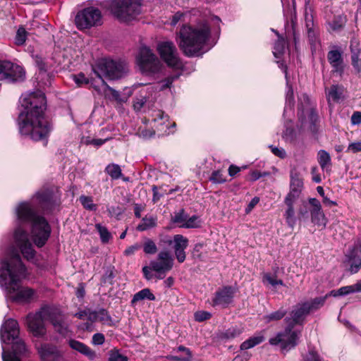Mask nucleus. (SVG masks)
I'll return each mask as SVG.
<instances>
[{"mask_svg": "<svg viewBox=\"0 0 361 361\" xmlns=\"http://www.w3.org/2000/svg\"><path fill=\"white\" fill-rule=\"evenodd\" d=\"M13 238L14 245L18 250L12 249L1 261L0 286L4 289L7 300L18 303L28 302L32 299L35 291L20 286L22 279L25 277L26 268L21 261L19 251L27 260L33 259L36 252L27 233L20 227L16 229Z\"/></svg>", "mask_w": 361, "mask_h": 361, "instance_id": "f257e3e1", "label": "nucleus"}, {"mask_svg": "<svg viewBox=\"0 0 361 361\" xmlns=\"http://www.w3.org/2000/svg\"><path fill=\"white\" fill-rule=\"evenodd\" d=\"M22 105L24 110L18 118L20 133L34 141H42L46 145L52 128L44 114L46 107L44 94L40 90L31 92L24 99Z\"/></svg>", "mask_w": 361, "mask_h": 361, "instance_id": "f03ea898", "label": "nucleus"}, {"mask_svg": "<svg viewBox=\"0 0 361 361\" xmlns=\"http://www.w3.org/2000/svg\"><path fill=\"white\" fill-rule=\"evenodd\" d=\"M210 34V27L206 21L194 25L184 24L178 33V46L185 56H199L207 51L204 47Z\"/></svg>", "mask_w": 361, "mask_h": 361, "instance_id": "7ed1b4c3", "label": "nucleus"}, {"mask_svg": "<svg viewBox=\"0 0 361 361\" xmlns=\"http://www.w3.org/2000/svg\"><path fill=\"white\" fill-rule=\"evenodd\" d=\"M19 224H31V235L34 243L43 247L51 235V226L46 219L36 214L29 202L20 203L16 209Z\"/></svg>", "mask_w": 361, "mask_h": 361, "instance_id": "20e7f679", "label": "nucleus"}, {"mask_svg": "<svg viewBox=\"0 0 361 361\" xmlns=\"http://www.w3.org/2000/svg\"><path fill=\"white\" fill-rule=\"evenodd\" d=\"M19 325L16 320L8 319L0 329L1 341L3 343L12 344V353H6L2 347L3 361H20L19 356L25 355L27 348L25 342L19 338Z\"/></svg>", "mask_w": 361, "mask_h": 361, "instance_id": "39448f33", "label": "nucleus"}, {"mask_svg": "<svg viewBox=\"0 0 361 361\" xmlns=\"http://www.w3.org/2000/svg\"><path fill=\"white\" fill-rule=\"evenodd\" d=\"M142 0H111L109 8L121 22L135 20L142 12Z\"/></svg>", "mask_w": 361, "mask_h": 361, "instance_id": "423d86ee", "label": "nucleus"}, {"mask_svg": "<svg viewBox=\"0 0 361 361\" xmlns=\"http://www.w3.org/2000/svg\"><path fill=\"white\" fill-rule=\"evenodd\" d=\"M327 298V296L315 298L310 301L301 302L293 307L290 317L286 318L287 324L295 326L302 324L305 317L312 312L321 308Z\"/></svg>", "mask_w": 361, "mask_h": 361, "instance_id": "0eeeda50", "label": "nucleus"}, {"mask_svg": "<svg viewBox=\"0 0 361 361\" xmlns=\"http://www.w3.org/2000/svg\"><path fill=\"white\" fill-rule=\"evenodd\" d=\"M97 76L102 79L116 80L122 78L128 71L126 64L123 62L104 59L99 61L94 69Z\"/></svg>", "mask_w": 361, "mask_h": 361, "instance_id": "6e6552de", "label": "nucleus"}, {"mask_svg": "<svg viewBox=\"0 0 361 361\" xmlns=\"http://www.w3.org/2000/svg\"><path fill=\"white\" fill-rule=\"evenodd\" d=\"M102 23V13L99 8L93 6L79 11L75 17V24L80 30L97 27Z\"/></svg>", "mask_w": 361, "mask_h": 361, "instance_id": "1a4fd4ad", "label": "nucleus"}, {"mask_svg": "<svg viewBox=\"0 0 361 361\" xmlns=\"http://www.w3.org/2000/svg\"><path fill=\"white\" fill-rule=\"evenodd\" d=\"M294 326L287 324L283 331L279 332L276 336L269 341L272 345H279L283 350H289L298 343L300 332L293 330Z\"/></svg>", "mask_w": 361, "mask_h": 361, "instance_id": "9d476101", "label": "nucleus"}, {"mask_svg": "<svg viewBox=\"0 0 361 361\" xmlns=\"http://www.w3.org/2000/svg\"><path fill=\"white\" fill-rule=\"evenodd\" d=\"M136 59L142 73H155L160 69V61L152 53V50L147 47H140Z\"/></svg>", "mask_w": 361, "mask_h": 361, "instance_id": "9b49d317", "label": "nucleus"}, {"mask_svg": "<svg viewBox=\"0 0 361 361\" xmlns=\"http://www.w3.org/2000/svg\"><path fill=\"white\" fill-rule=\"evenodd\" d=\"M158 51L163 61L175 69L183 68V63L179 57L178 49L173 42H162L158 44Z\"/></svg>", "mask_w": 361, "mask_h": 361, "instance_id": "f8f14e48", "label": "nucleus"}, {"mask_svg": "<svg viewBox=\"0 0 361 361\" xmlns=\"http://www.w3.org/2000/svg\"><path fill=\"white\" fill-rule=\"evenodd\" d=\"M49 306L42 307L35 314H29L27 316V324L30 332L35 337H43L46 334L44 321H48L47 311Z\"/></svg>", "mask_w": 361, "mask_h": 361, "instance_id": "ddd939ff", "label": "nucleus"}, {"mask_svg": "<svg viewBox=\"0 0 361 361\" xmlns=\"http://www.w3.org/2000/svg\"><path fill=\"white\" fill-rule=\"evenodd\" d=\"M25 77L23 68L8 61H0V80L11 82L23 80Z\"/></svg>", "mask_w": 361, "mask_h": 361, "instance_id": "4468645a", "label": "nucleus"}, {"mask_svg": "<svg viewBox=\"0 0 361 361\" xmlns=\"http://www.w3.org/2000/svg\"><path fill=\"white\" fill-rule=\"evenodd\" d=\"M151 264L153 271L156 272L154 277L163 279L166 272L170 271L173 265V259L168 251H161L157 256V260H152Z\"/></svg>", "mask_w": 361, "mask_h": 361, "instance_id": "2eb2a0df", "label": "nucleus"}, {"mask_svg": "<svg viewBox=\"0 0 361 361\" xmlns=\"http://www.w3.org/2000/svg\"><path fill=\"white\" fill-rule=\"evenodd\" d=\"M238 288L235 286H226L219 288L212 299V305L220 306L223 308L228 307L232 303Z\"/></svg>", "mask_w": 361, "mask_h": 361, "instance_id": "dca6fc26", "label": "nucleus"}, {"mask_svg": "<svg viewBox=\"0 0 361 361\" xmlns=\"http://www.w3.org/2000/svg\"><path fill=\"white\" fill-rule=\"evenodd\" d=\"M37 350L41 361H63V353L54 344L43 343Z\"/></svg>", "mask_w": 361, "mask_h": 361, "instance_id": "f3484780", "label": "nucleus"}, {"mask_svg": "<svg viewBox=\"0 0 361 361\" xmlns=\"http://www.w3.org/2000/svg\"><path fill=\"white\" fill-rule=\"evenodd\" d=\"M300 195V192H298V190H290L284 200L287 209L283 216L288 226L291 229H293L296 224L297 219L295 216L294 203L299 198Z\"/></svg>", "mask_w": 361, "mask_h": 361, "instance_id": "a211bd4d", "label": "nucleus"}, {"mask_svg": "<svg viewBox=\"0 0 361 361\" xmlns=\"http://www.w3.org/2000/svg\"><path fill=\"white\" fill-rule=\"evenodd\" d=\"M47 313L48 321L52 324L54 330L61 335H66L68 331V324L61 311L57 308L49 306Z\"/></svg>", "mask_w": 361, "mask_h": 361, "instance_id": "6ab92c4d", "label": "nucleus"}, {"mask_svg": "<svg viewBox=\"0 0 361 361\" xmlns=\"http://www.w3.org/2000/svg\"><path fill=\"white\" fill-rule=\"evenodd\" d=\"M327 60L332 67V72L342 75L344 72V61L343 58V51L338 47L330 50L327 54Z\"/></svg>", "mask_w": 361, "mask_h": 361, "instance_id": "aec40b11", "label": "nucleus"}, {"mask_svg": "<svg viewBox=\"0 0 361 361\" xmlns=\"http://www.w3.org/2000/svg\"><path fill=\"white\" fill-rule=\"evenodd\" d=\"M309 203L312 207L310 210L311 221L318 226L326 227L327 219L322 209L320 202L316 198H310Z\"/></svg>", "mask_w": 361, "mask_h": 361, "instance_id": "412c9836", "label": "nucleus"}, {"mask_svg": "<svg viewBox=\"0 0 361 361\" xmlns=\"http://www.w3.org/2000/svg\"><path fill=\"white\" fill-rule=\"evenodd\" d=\"M36 196L39 203L44 209L51 210L58 204L57 198L49 189H44L37 192Z\"/></svg>", "mask_w": 361, "mask_h": 361, "instance_id": "4be33fe9", "label": "nucleus"}, {"mask_svg": "<svg viewBox=\"0 0 361 361\" xmlns=\"http://www.w3.org/2000/svg\"><path fill=\"white\" fill-rule=\"evenodd\" d=\"M173 243L176 257L180 263H182L186 257L185 250L188 245V240L183 235L178 234L173 236Z\"/></svg>", "mask_w": 361, "mask_h": 361, "instance_id": "5701e85b", "label": "nucleus"}, {"mask_svg": "<svg viewBox=\"0 0 361 361\" xmlns=\"http://www.w3.org/2000/svg\"><path fill=\"white\" fill-rule=\"evenodd\" d=\"M358 253L361 254V243L355 245L351 252L346 255V258L350 264L349 271L351 274L357 273L361 267V259L357 257Z\"/></svg>", "mask_w": 361, "mask_h": 361, "instance_id": "b1692460", "label": "nucleus"}, {"mask_svg": "<svg viewBox=\"0 0 361 361\" xmlns=\"http://www.w3.org/2000/svg\"><path fill=\"white\" fill-rule=\"evenodd\" d=\"M68 345L73 350L85 355L90 360H94L97 358V355L95 351L92 350L82 342L75 339H70L68 341Z\"/></svg>", "mask_w": 361, "mask_h": 361, "instance_id": "393cba45", "label": "nucleus"}, {"mask_svg": "<svg viewBox=\"0 0 361 361\" xmlns=\"http://www.w3.org/2000/svg\"><path fill=\"white\" fill-rule=\"evenodd\" d=\"M343 92V87L338 85H332L329 88H326L325 93L328 103L338 102L344 98Z\"/></svg>", "mask_w": 361, "mask_h": 361, "instance_id": "a878e982", "label": "nucleus"}, {"mask_svg": "<svg viewBox=\"0 0 361 361\" xmlns=\"http://www.w3.org/2000/svg\"><path fill=\"white\" fill-rule=\"evenodd\" d=\"M305 20L309 41L310 44H313L317 40V29L314 26L312 15L308 13L307 11L305 13Z\"/></svg>", "mask_w": 361, "mask_h": 361, "instance_id": "bb28decb", "label": "nucleus"}, {"mask_svg": "<svg viewBox=\"0 0 361 361\" xmlns=\"http://www.w3.org/2000/svg\"><path fill=\"white\" fill-rule=\"evenodd\" d=\"M144 300L150 301H154L156 300L154 295L151 292L149 288H144L134 294L130 302L131 305L135 306L137 302Z\"/></svg>", "mask_w": 361, "mask_h": 361, "instance_id": "cd10ccee", "label": "nucleus"}, {"mask_svg": "<svg viewBox=\"0 0 361 361\" xmlns=\"http://www.w3.org/2000/svg\"><path fill=\"white\" fill-rule=\"evenodd\" d=\"M279 66L281 68L284 69V73L286 78V84H287V92H286V106L285 107L284 111H286L287 108L289 107L290 109H292L293 104H294V96H293V90L291 85H289L288 80V73H287V68L286 66H283V63H281Z\"/></svg>", "mask_w": 361, "mask_h": 361, "instance_id": "c85d7f7f", "label": "nucleus"}, {"mask_svg": "<svg viewBox=\"0 0 361 361\" xmlns=\"http://www.w3.org/2000/svg\"><path fill=\"white\" fill-rule=\"evenodd\" d=\"M157 225V218L154 216H145L137 225L136 229L139 231H145L156 227Z\"/></svg>", "mask_w": 361, "mask_h": 361, "instance_id": "c756f323", "label": "nucleus"}, {"mask_svg": "<svg viewBox=\"0 0 361 361\" xmlns=\"http://www.w3.org/2000/svg\"><path fill=\"white\" fill-rule=\"evenodd\" d=\"M264 341V337L262 334H256L244 342H243L240 346L241 350H245L262 343Z\"/></svg>", "mask_w": 361, "mask_h": 361, "instance_id": "7c9ffc66", "label": "nucleus"}, {"mask_svg": "<svg viewBox=\"0 0 361 361\" xmlns=\"http://www.w3.org/2000/svg\"><path fill=\"white\" fill-rule=\"evenodd\" d=\"M302 188L303 181L300 178V173L295 169L291 170L290 190H298V192L301 193Z\"/></svg>", "mask_w": 361, "mask_h": 361, "instance_id": "2f4dec72", "label": "nucleus"}, {"mask_svg": "<svg viewBox=\"0 0 361 361\" xmlns=\"http://www.w3.org/2000/svg\"><path fill=\"white\" fill-rule=\"evenodd\" d=\"M318 162L323 171H328L331 166V159L329 153L321 149L317 154Z\"/></svg>", "mask_w": 361, "mask_h": 361, "instance_id": "473e14b6", "label": "nucleus"}, {"mask_svg": "<svg viewBox=\"0 0 361 361\" xmlns=\"http://www.w3.org/2000/svg\"><path fill=\"white\" fill-rule=\"evenodd\" d=\"M272 30L276 33V35L279 37L278 40L274 44L273 51L274 56L278 59L280 58L281 56L283 55L284 53L286 42L285 39L279 35L278 32L274 30Z\"/></svg>", "mask_w": 361, "mask_h": 361, "instance_id": "72a5a7b5", "label": "nucleus"}, {"mask_svg": "<svg viewBox=\"0 0 361 361\" xmlns=\"http://www.w3.org/2000/svg\"><path fill=\"white\" fill-rule=\"evenodd\" d=\"M262 282L265 285H271L273 287H276L278 285L284 286L282 280L278 279L276 275L270 273L263 274Z\"/></svg>", "mask_w": 361, "mask_h": 361, "instance_id": "f704fd0d", "label": "nucleus"}, {"mask_svg": "<svg viewBox=\"0 0 361 361\" xmlns=\"http://www.w3.org/2000/svg\"><path fill=\"white\" fill-rule=\"evenodd\" d=\"M105 171L112 179H118L122 176L121 169L119 165L116 164H110L106 166Z\"/></svg>", "mask_w": 361, "mask_h": 361, "instance_id": "c9c22d12", "label": "nucleus"}, {"mask_svg": "<svg viewBox=\"0 0 361 361\" xmlns=\"http://www.w3.org/2000/svg\"><path fill=\"white\" fill-rule=\"evenodd\" d=\"M97 317L98 322H100L102 324H107L109 326H111L113 324L111 317L109 315L107 310L104 308H101L97 311Z\"/></svg>", "mask_w": 361, "mask_h": 361, "instance_id": "e433bc0d", "label": "nucleus"}, {"mask_svg": "<svg viewBox=\"0 0 361 361\" xmlns=\"http://www.w3.org/2000/svg\"><path fill=\"white\" fill-rule=\"evenodd\" d=\"M143 251L147 255H154L157 252L155 243L150 238H145L143 243Z\"/></svg>", "mask_w": 361, "mask_h": 361, "instance_id": "4c0bfd02", "label": "nucleus"}, {"mask_svg": "<svg viewBox=\"0 0 361 361\" xmlns=\"http://www.w3.org/2000/svg\"><path fill=\"white\" fill-rule=\"evenodd\" d=\"M80 202L83 207L90 211H95L97 205L93 203L92 197L82 195L80 197Z\"/></svg>", "mask_w": 361, "mask_h": 361, "instance_id": "58836bf2", "label": "nucleus"}, {"mask_svg": "<svg viewBox=\"0 0 361 361\" xmlns=\"http://www.w3.org/2000/svg\"><path fill=\"white\" fill-rule=\"evenodd\" d=\"M287 312L283 308H280L277 311H275L274 312L270 313L268 315H266L264 317V319L267 320V322H269L271 321H278L282 319L286 314Z\"/></svg>", "mask_w": 361, "mask_h": 361, "instance_id": "ea45409f", "label": "nucleus"}, {"mask_svg": "<svg viewBox=\"0 0 361 361\" xmlns=\"http://www.w3.org/2000/svg\"><path fill=\"white\" fill-rule=\"evenodd\" d=\"M201 226V221L199 217L196 215H194L190 218L186 219V221L181 224L180 226L182 228H199Z\"/></svg>", "mask_w": 361, "mask_h": 361, "instance_id": "a19ab883", "label": "nucleus"}, {"mask_svg": "<svg viewBox=\"0 0 361 361\" xmlns=\"http://www.w3.org/2000/svg\"><path fill=\"white\" fill-rule=\"evenodd\" d=\"M242 333V330L236 326L231 327L226 330L221 336V338L226 339H233L238 337Z\"/></svg>", "mask_w": 361, "mask_h": 361, "instance_id": "79ce46f5", "label": "nucleus"}, {"mask_svg": "<svg viewBox=\"0 0 361 361\" xmlns=\"http://www.w3.org/2000/svg\"><path fill=\"white\" fill-rule=\"evenodd\" d=\"M96 228L100 235L101 240L102 243H108L111 237V235L109 232L108 229L105 226H102L100 224H97Z\"/></svg>", "mask_w": 361, "mask_h": 361, "instance_id": "37998d69", "label": "nucleus"}, {"mask_svg": "<svg viewBox=\"0 0 361 361\" xmlns=\"http://www.w3.org/2000/svg\"><path fill=\"white\" fill-rule=\"evenodd\" d=\"M178 77L179 75L169 76L164 80L159 82L158 84L159 90H164L165 89L170 87L173 81L178 79Z\"/></svg>", "mask_w": 361, "mask_h": 361, "instance_id": "c03bdc74", "label": "nucleus"}, {"mask_svg": "<svg viewBox=\"0 0 361 361\" xmlns=\"http://www.w3.org/2000/svg\"><path fill=\"white\" fill-rule=\"evenodd\" d=\"M27 32L23 27H20L17 30L16 36V44L18 45H22L26 40Z\"/></svg>", "mask_w": 361, "mask_h": 361, "instance_id": "a18cd8bd", "label": "nucleus"}, {"mask_svg": "<svg viewBox=\"0 0 361 361\" xmlns=\"http://www.w3.org/2000/svg\"><path fill=\"white\" fill-rule=\"evenodd\" d=\"M188 215L185 214L183 209H181L180 212L174 214V216L172 217V221L174 224H180L181 225L186 221Z\"/></svg>", "mask_w": 361, "mask_h": 361, "instance_id": "49530a36", "label": "nucleus"}, {"mask_svg": "<svg viewBox=\"0 0 361 361\" xmlns=\"http://www.w3.org/2000/svg\"><path fill=\"white\" fill-rule=\"evenodd\" d=\"M187 14L180 11L176 12L171 18V25L172 26L176 25L180 22H185Z\"/></svg>", "mask_w": 361, "mask_h": 361, "instance_id": "de8ad7c7", "label": "nucleus"}, {"mask_svg": "<svg viewBox=\"0 0 361 361\" xmlns=\"http://www.w3.org/2000/svg\"><path fill=\"white\" fill-rule=\"evenodd\" d=\"M209 179L214 183H224L226 182V178L221 171H214Z\"/></svg>", "mask_w": 361, "mask_h": 361, "instance_id": "09e8293b", "label": "nucleus"}, {"mask_svg": "<svg viewBox=\"0 0 361 361\" xmlns=\"http://www.w3.org/2000/svg\"><path fill=\"white\" fill-rule=\"evenodd\" d=\"M298 109L301 110L302 112L305 107H308L310 104V99L309 97L306 94H302L298 99Z\"/></svg>", "mask_w": 361, "mask_h": 361, "instance_id": "8fccbe9b", "label": "nucleus"}, {"mask_svg": "<svg viewBox=\"0 0 361 361\" xmlns=\"http://www.w3.org/2000/svg\"><path fill=\"white\" fill-rule=\"evenodd\" d=\"M212 317L210 312L207 311H197L195 313L194 317L197 322H203L209 319Z\"/></svg>", "mask_w": 361, "mask_h": 361, "instance_id": "3c124183", "label": "nucleus"}, {"mask_svg": "<svg viewBox=\"0 0 361 361\" xmlns=\"http://www.w3.org/2000/svg\"><path fill=\"white\" fill-rule=\"evenodd\" d=\"M356 290L355 284L346 286L338 289V294H341V295H345L350 293H357Z\"/></svg>", "mask_w": 361, "mask_h": 361, "instance_id": "603ef678", "label": "nucleus"}, {"mask_svg": "<svg viewBox=\"0 0 361 361\" xmlns=\"http://www.w3.org/2000/svg\"><path fill=\"white\" fill-rule=\"evenodd\" d=\"M109 361H128V358L117 351H111L109 355Z\"/></svg>", "mask_w": 361, "mask_h": 361, "instance_id": "864d4df0", "label": "nucleus"}, {"mask_svg": "<svg viewBox=\"0 0 361 361\" xmlns=\"http://www.w3.org/2000/svg\"><path fill=\"white\" fill-rule=\"evenodd\" d=\"M305 361H324L319 354L313 350H309L308 353L306 355V357L305 358Z\"/></svg>", "mask_w": 361, "mask_h": 361, "instance_id": "5fc2aeb1", "label": "nucleus"}, {"mask_svg": "<svg viewBox=\"0 0 361 361\" xmlns=\"http://www.w3.org/2000/svg\"><path fill=\"white\" fill-rule=\"evenodd\" d=\"M152 271L153 270H152L151 262H149V266H145L142 268V272H143L144 276L147 280H148V281L152 280L154 277L155 274H154L152 273Z\"/></svg>", "mask_w": 361, "mask_h": 361, "instance_id": "6e6d98bb", "label": "nucleus"}, {"mask_svg": "<svg viewBox=\"0 0 361 361\" xmlns=\"http://www.w3.org/2000/svg\"><path fill=\"white\" fill-rule=\"evenodd\" d=\"M352 65L357 72H361V59L357 56L356 52L351 56Z\"/></svg>", "mask_w": 361, "mask_h": 361, "instance_id": "4d7b16f0", "label": "nucleus"}, {"mask_svg": "<svg viewBox=\"0 0 361 361\" xmlns=\"http://www.w3.org/2000/svg\"><path fill=\"white\" fill-rule=\"evenodd\" d=\"M343 25L344 22L342 20L341 17L334 20L333 22L330 24L331 28L334 31L340 30L341 28H343Z\"/></svg>", "mask_w": 361, "mask_h": 361, "instance_id": "13d9d810", "label": "nucleus"}, {"mask_svg": "<svg viewBox=\"0 0 361 361\" xmlns=\"http://www.w3.org/2000/svg\"><path fill=\"white\" fill-rule=\"evenodd\" d=\"M269 148L271 149V152L274 155H276L281 159H283L286 157V152L284 150V149L274 147L273 145H270Z\"/></svg>", "mask_w": 361, "mask_h": 361, "instance_id": "bf43d9fd", "label": "nucleus"}, {"mask_svg": "<svg viewBox=\"0 0 361 361\" xmlns=\"http://www.w3.org/2000/svg\"><path fill=\"white\" fill-rule=\"evenodd\" d=\"M104 336L101 333L94 334L92 336V342L94 345H102L104 343Z\"/></svg>", "mask_w": 361, "mask_h": 361, "instance_id": "052dcab7", "label": "nucleus"}, {"mask_svg": "<svg viewBox=\"0 0 361 361\" xmlns=\"http://www.w3.org/2000/svg\"><path fill=\"white\" fill-rule=\"evenodd\" d=\"M74 80L76 84H78L79 86H81L84 84H88L89 80L87 78H85V75L82 73L74 75Z\"/></svg>", "mask_w": 361, "mask_h": 361, "instance_id": "680f3d73", "label": "nucleus"}, {"mask_svg": "<svg viewBox=\"0 0 361 361\" xmlns=\"http://www.w3.org/2000/svg\"><path fill=\"white\" fill-rule=\"evenodd\" d=\"M147 102V98L145 97H140V98H137L134 102V109L136 111H140L145 105Z\"/></svg>", "mask_w": 361, "mask_h": 361, "instance_id": "e2e57ef3", "label": "nucleus"}, {"mask_svg": "<svg viewBox=\"0 0 361 361\" xmlns=\"http://www.w3.org/2000/svg\"><path fill=\"white\" fill-rule=\"evenodd\" d=\"M140 248H141V245L139 243H135V244L127 247L124 251V254L126 256L132 255L135 253V252L137 251Z\"/></svg>", "mask_w": 361, "mask_h": 361, "instance_id": "0e129e2a", "label": "nucleus"}, {"mask_svg": "<svg viewBox=\"0 0 361 361\" xmlns=\"http://www.w3.org/2000/svg\"><path fill=\"white\" fill-rule=\"evenodd\" d=\"M361 151V141L357 142L350 143L348 145L347 152H352L353 153H357Z\"/></svg>", "mask_w": 361, "mask_h": 361, "instance_id": "69168bd1", "label": "nucleus"}, {"mask_svg": "<svg viewBox=\"0 0 361 361\" xmlns=\"http://www.w3.org/2000/svg\"><path fill=\"white\" fill-rule=\"evenodd\" d=\"M111 216H118L122 214V209L119 207H110L107 209Z\"/></svg>", "mask_w": 361, "mask_h": 361, "instance_id": "338daca9", "label": "nucleus"}, {"mask_svg": "<svg viewBox=\"0 0 361 361\" xmlns=\"http://www.w3.org/2000/svg\"><path fill=\"white\" fill-rule=\"evenodd\" d=\"M351 123L353 125H359L361 123V112L355 111L351 116Z\"/></svg>", "mask_w": 361, "mask_h": 361, "instance_id": "774afa93", "label": "nucleus"}]
</instances>
